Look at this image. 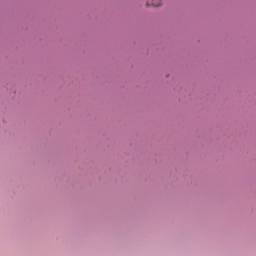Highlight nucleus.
Wrapping results in <instances>:
<instances>
[{
    "label": "nucleus",
    "instance_id": "1",
    "mask_svg": "<svg viewBox=\"0 0 256 256\" xmlns=\"http://www.w3.org/2000/svg\"><path fill=\"white\" fill-rule=\"evenodd\" d=\"M161 5V0H153L151 6L152 7H159Z\"/></svg>",
    "mask_w": 256,
    "mask_h": 256
}]
</instances>
